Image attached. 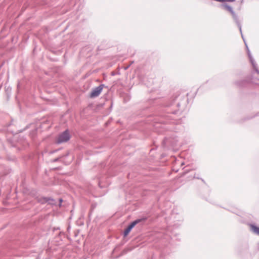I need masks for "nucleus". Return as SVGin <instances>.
<instances>
[{"label": "nucleus", "instance_id": "20e7f679", "mask_svg": "<svg viewBox=\"0 0 259 259\" xmlns=\"http://www.w3.org/2000/svg\"><path fill=\"white\" fill-rule=\"evenodd\" d=\"M131 230L132 229L128 226V227L125 230L124 232V236H126V235H127L131 231Z\"/></svg>", "mask_w": 259, "mask_h": 259}, {"label": "nucleus", "instance_id": "f03ea898", "mask_svg": "<svg viewBox=\"0 0 259 259\" xmlns=\"http://www.w3.org/2000/svg\"><path fill=\"white\" fill-rule=\"evenodd\" d=\"M103 90L102 85H100L97 88H95L92 91L91 93L90 97L91 98H94L98 96L101 93Z\"/></svg>", "mask_w": 259, "mask_h": 259}, {"label": "nucleus", "instance_id": "423d86ee", "mask_svg": "<svg viewBox=\"0 0 259 259\" xmlns=\"http://www.w3.org/2000/svg\"><path fill=\"white\" fill-rule=\"evenodd\" d=\"M226 7L227 8L228 10H229V11H231L232 10V9L231 7H229V6H226Z\"/></svg>", "mask_w": 259, "mask_h": 259}, {"label": "nucleus", "instance_id": "f257e3e1", "mask_svg": "<svg viewBox=\"0 0 259 259\" xmlns=\"http://www.w3.org/2000/svg\"><path fill=\"white\" fill-rule=\"evenodd\" d=\"M70 138V135L68 131H65L62 134L59 135L57 139V142L61 143L68 141Z\"/></svg>", "mask_w": 259, "mask_h": 259}, {"label": "nucleus", "instance_id": "39448f33", "mask_svg": "<svg viewBox=\"0 0 259 259\" xmlns=\"http://www.w3.org/2000/svg\"><path fill=\"white\" fill-rule=\"evenodd\" d=\"M139 221H135L134 222H133V223H132L128 227L131 229H132V228L139 222Z\"/></svg>", "mask_w": 259, "mask_h": 259}, {"label": "nucleus", "instance_id": "7ed1b4c3", "mask_svg": "<svg viewBox=\"0 0 259 259\" xmlns=\"http://www.w3.org/2000/svg\"><path fill=\"white\" fill-rule=\"evenodd\" d=\"M250 228H251V231L253 233L259 235V227H257L254 225H250Z\"/></svg>", "mask_w": 259, "mask_h": 259}]
</instances>
